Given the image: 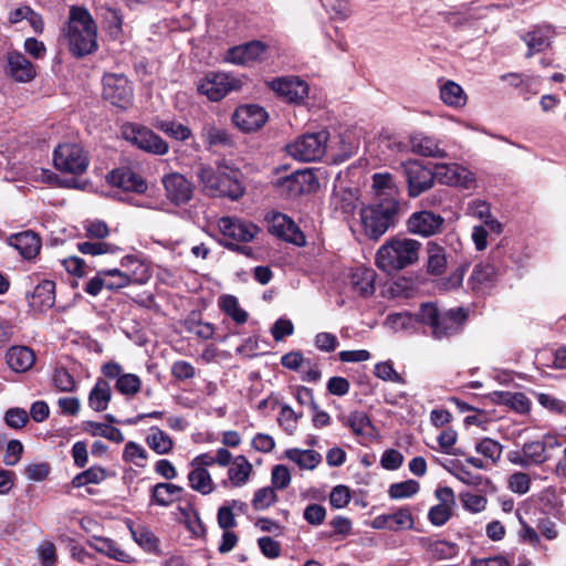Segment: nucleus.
Wrapping results in <instances>:
<instances>
[{
  "instance_id": "a19ab883",
  "label": "nucleus",
  "mask_w": 566,
  "mask_h": 566,
  "mask_svg": "<svg viewBox=\"0 0 566 566\" xmlns=\"http://www.w3.org/2000/svg\"><path fill=\"white\" fill-rule=\"evenodd\" d=\"M218 304L220 310L231 317L233 322L237 324H244L248 321V313L244 311L240 304L239 300L231 294H223L219 297Z\"/></svg>"
},
{
  "instance_id": "2f4dec72",
  "label": "nucleus",
  "mask_w": 566,
  "mask_h": 566,
  "mask_svg": "<svg viewBox=\"0 0 566 566\" xmlns=\"http://www.w3.org/2000/svg\"><path fill=\"white\" fill-rule=\"evenodd\" d=\"M90 546L99 554L122 563H132L134 558L122 549L116 542L107 537H94Z\"/></svg>"
},
{
  "instance_id": "f8f14e48",
  "label": "nucleus",
  "mask_w": 566,
  "mask_h": 566,
  "mask_svg": "<svg viewBox=\"0 0 566 566\" xmlns=\"http://www.w3.org/2000/svg\"><path fill=\"white\" fill-rule=\"evenodd\" d=\"M401 170L408 185V195L416 198L429 190L436 178V169L422 165L419 160H408L401 164Z\"/></svg>"
},
{
  "instance_id": "7ed1b4c3",
  "label": "nucleus",
  "mask_w": 566,
  "mask_h": 566,
  "mask_svg": "<svg viewBox=\"0 0 566 566\" xmlns=\"http://www.w3.org/2000/svg\"><path fill=\"white\" fill-rule=\"evenodd\" d=\"M421 242L406 237H394L381 244L375 256L376 266L387 273L395 274L419 260Z\"/></svg>"
},
{
  "instance_id": "5fc2aeb1",
  "label": "nucleus",
  "mask_w": 566,
  "mask_h": 566,
  "mask_svg": "<svg viewBox=\"0 0 566 566\" xmlns=\"http://www.w3.org/2000/svg\"><path fill=\"white\" fill-rule=\"evenodd\" d=\"M201 136L209 146L228 145L230 143L227 130L212 124L203 126Z\"/></svg>"
},
{
  "instance_id": "7c9ffc66",
  "label": "nucleus",
  "mask_w": 566,
  "mask_h": 566,
  "mask_svg": "<svg viewBox=\"0 0 566 566\" xmlns=\"http://www.w3.org/2000/svg\"><path fill=\"white\" fill-rule=\"evenodd\" d=\"M120 272H123L133 284H144L150 277L147 265L136 255H125L120 260Z\"/></svg>"
},
{
  "instance_id": "6e6d98bb",
  "label": "nucleus",
  "mask_w": 566,
  "mask_h": 566,
  "mask_svg": "<svg viewBox=\"0 0 566 566\" xmlns=\"http://www.w3.org/2000/svg\"><path fill=\"white\" fill-rule=\"evenodd\" d=\"M321 3L331 19L345 20L350 14L348 0H321Z\"/></svg>"
},
{
  "instance_id": "2eb2a0df",
  "label": "nucleus",
  "mask_w": 566,
  "mask_h": 566,
  "mask_svg": "<svg viewBox=\"0 0 566 566\" xmlns=\"http://www.w3.org/2000/svg\"><path fill=\"white\" fill-rule=\"evenodd\" d=\"M316 184L314 174L308 170H297L286 177L279 178L275 188L281 197L293 199L310 192Z\"/></svg>"
},
{
  "instance_id": "f03ea898",
  "label": "nucleus",
  "mask_w": 566,
  "mask_h": 566,
  "mask_svg": "<svg viewBox=\"0 0 566 566\" xmlns=\"http://www.w3.org/2000/svg\"><path fill=\"white\" fill-rule=\"evenodd\" d=\"M62 32L73 55L82 57L97 50V25L84 7L70 8Z\"/></svg>"
},
{
  "instance_id": "0e129e2a",
  "label": "nucleus",
  "mask_w": 566,
  "mask_h": 566,
  "mask_svg": "<svg viewBox=\"0 0 566 566\" xmlns=\"http://www.w3.org/2000/svg\"><path fill=\"white\" fill-rule=\"evenodd\" d=\"M347 426L355 434H366L371 428V421L364 411H354L347 418Z\"/></svg>"
},
{
  "instance_id": "c9c22d12",
  "label": "nucleus",
  "mask_w": 566,
  "mask_h": 566,
  "mask_svg": "<svg viewBox=\"0 0 566 566\" xmlns=\"http://www.w3.org/2000/svg\"><path fill=\"white\" fill-rule=\"evenodd\" d=\"M284 457L294 462L301 470H314L322 461V455L311 449H287Z\"/></svg>"
},
{
  "instance_id": "39448f33",
  "label": "nucleus",
  "mask_w": 566,
  "mask_h": 566,
  "mask_svg": "<svg viewBox=\"0 0 566 566\" xmlns=\"http://www.w3.org/2000/svg\"><path fill=\"white\" fill-rule=\"evenodd\" d=\"M467 318L462 307L441 312L434 303H423L419 310L420 323L431 328V335L436 339H442L455 335Z\"/></svg>"
},
{
  "instance_id": "c03bdc74",
  "label": "nucleus",
  "mask_w": 566,
  "mask_h": 566,
  "mask_svg": "<svg viewBox=\"0 0 566 566\" xmlns=\"http://www.w3.org/2000/svg\"><path fill=\"white\" fill-rule=\"evenodd\" d=\"M440 97L444 104L452 107H462L467 102L463 88L453 81H447L441 85Z\"/></svg>"
},
{
  "instance_id": "20e7f679",
  "label": "nucleus",
  "mask_w": 566,
  "mask_h": 566,
  "mask_svg": "<svg viewBox=\"0 0 566 566\" xmlns=\"http://www.w3.org/2000/svg\"><path fill=\"white\" fill-rule=\"evenodd\" d=\"M398 198H384L360 210V222L365 234L371 240H378L395 226L399 213Z\"/></svg>"
},
{
  "instance_id": "6e6552de",
  "label": "nucleus",
  "mask_w": 566,
  "mask_h": 566,
  "mask_svg": "<svg viewBox=\"0 0 566 566\" xmlns=\"http://www.w3.org/2000/svg\"><path fill=\"white\" fill-rule=\"evenodd\" d=\"M242 78L227 72H208L197 85V90L211 102H219L229 93L239 91Z\"/></svg>"
},
{
  "instance_id": "8fccbe9b",
  "label": "nucleus",
  "mask_w": 566,
  "mask_h": 566,
  "mask_svg": "<svg viewBox=\"0 0 566 566\" xmlns=\"http://www.w3.org/2000/svg\"><path fill=\"white\" fill-rule=\"evenodd\" d=\"M106 478L104 469L98 467H91L90 469L78 473L72 480L74 488H82L87 484H98Z\"/></svg>"
},
{
  "instance_id": "a878e982",
  "label": "nucleus",
  "mask_w": 566,
  "mask_h": 566,
  "mask_svg": "<svg viewBox=\"0 0 566 566\" xmlns=\"http://www.w3.org/2000/svg\"><path fill=\"white\" fill-rule=\"evenodd\" d=\"M376 273L373 269L355 268L349 274L352 290L360 296L367 297L375 292Z\"/></svg>"
},
{
  "instance_id": "4468645a",
  "label": "nucleus",
  "mask_w": 566,
  "mask_h": 566,
  "mask_svg": "<svg viewBox=\"0 0 566 566\" xmlns=\"http://www.w3.org/2000/svg\"><path fill=\"white\" fill-rule=\"evenodd\" d=\"M436 178L442 185L464 190H471L476 187L475 174L467 167L455 163L437 164Z\"/></svg>"
},
{
  "instance_id": "603ef678",
  "label": "nucleus",
  "mask_w": 566,
  "mask_h": 566,
  "mask_svg": "<svg viewBox=\"0 0 566 566\" xmlns=\"http://www.w3.org/2000/svg\"><path fill=\"white\" fill-rule=\"evenodd\" d=\"M502 450V444L491 438H483L475 444V451L494 464L500 460Z\"/></svg>"
},
{
  "instance_id": "c756f323",
  "label": "nucleus",
  "mask_w": 566,
  "mask_h": 566,
  "mask_svg": "<svg viewBox=\"0 0 566 566\" xmlns=\"http://www.w3.org/2000/svg\"><path fill=\"white\" fill-rule=\"evenodd\" d=\"M410 149L412 153L433 158H444L447 153L440 148L439 142L431 136H427L422 133L413 134L410 137Z\"/></svg>"
},
{
  "instance_id": "bf43d9fd",
  "label": "nucleus",
  "mask_w": 566,
  "mask_h": 566,
  "mask_svg": "<svg viewBox=\"0 0 566 566\" xmlns=\"http://www.w3.org/2000/svg\"><path fill=\"white\" fill-rule=\"evenodd\" d=\"M102 275L105 281V289L107 290H119L126 287L132 281L126 276L119 269L102 270Z\"/></svg>"
},
{
  "instance_id": "ea45409f",
  "label": "nucleus",
  "mask_w": 566,
  "mask_h": 566,
  "mask_svg": "<svg viewBox=\"0 0 566 566\" xmlns=\"http://www.w3.org/2000/svg\"><path fill=\"white\" fill-rule=\"evenodd\" d=\"M83 430L93 437H103L109 441L120 443L124 441L123 432L108 423L96 421H84Z\"/></svg>"
},
{
  "instance_id": "de8ad7c7",
  "label": "nucleus",
  "mask_w": 566,
  "mask_h": 566,
  "mask_svg": "<svg viewBox=\"0 0 566 566\" xmlns=\"http://www.w3.org/2000/svg\"><path fill=\"white\" fill-rule=\"evenodd\" d=\"M128 528L133 539L145 551L151 552L155 549L157 538L154 533L146 526L134 527L132 523L128 524Z\"/></svg>"
},
{
  "instance_id": "3c124183",
  "label": "nucleus",
  "mask_w": 566,
  "mask_h": 566,
  "mask_svg": "<svg viewBox=\"0 0 566 566\" xmlns=\"http://www.w3.org/2000/svg\"><path fill=\"white\" fill-rule=\"evenodd\" d=\"M77 249L81 253L87 255H101V254H114L119 251V248L115 244L103 242V241H84L77 243Z\"/></svg>"
},
{
  "instance_id": "dca6fc26",
  "label": "nucleus",
  "mask_w": 566,
  "mask_h": 566,
  "mask_svg": "<svg viewBox=\"0 0 566 566\" xmlns=\"http://www.w3.org/2000/svg\"><path fill=\"white\" fill-rule=\"evenodd\" d=\"M270 87L285 102L301 104L308 96V84L297 76L277 77L270 82Z\"/></svg>"
},
{
  "instance_id": "393cba45",
  "label": "nucleus",
  "mask_w": 566,
  "mask_h": 566,
  "mask_svg": "<svg viewBox=\"0 0 566 566\" xmlns=\"http://www.w3.org/2000/svg\"><path fill=\"white\" fill-rule=\"evenodd\" d=\"M496 280L495 266L490 263H479L468 280V285L474 293H485Z\"/></svg>"
},
{
  "instance_id": "5701e85b",
  "label": "nucleus",
  "mask_w": 566,
  "mask_h": 566,
  "mask_svg": "<svg viewBox=\"0 0 566 566\" xmlns=\"http://www.w3.org/2000/svg\"><path fill=\"white\" fill-rule=\"evenodd\" d=\"M8 243L10 247L18 250L20 255L27 260L34 259L41 250V239L31 230L11 234L8 238Z\"/></svg>"
},
{
  "instance_id": "0eeeda50",
  "label": "nucleus",
  "mask_w": 566,
  "mask_h": 566,
  "mask_svg": "<svg viewBox=\"0 0 566 566\" xmlns=\"http://www.w3.org/2000/svg\"><path fill=\"white\" fill-rule=\"evenodd\" d=\"M329 133L322 129L317 133L304 134L286 146L287 154L300 161H315L327 151Z\"/></svg>"
},
{
  "instance_id": "6ab92c4d",
  "label": "nucleus",
  "mask_w": 566,
  "mask_h": 566,
  "mask_svg": "<svg viewBox=\"0 0 566 566\" xmlns=\"http://www.w3.org/2000/svg\"><path fill=\"white\" fill-rule=\"evenodd\" d=\"M268 120L265 109L255 104L239 106L233 115L232 122L243 132H252L261 128Z\"/></svg>"
},
{
  "instance_id": "a211bd4d",
  "label": "nucleus",
  "mask_w": 566,
  "mask_h": 566,
  "mask_svg": "<svg viewBox=\"0 0 566 566\" xmlns=\"http://www.w3.org/2000/svg\"><path fill=\"white\" fill-rule=\"evenodd\" d=\"M444 224V219L428 210L413 212L407 220V229L410 233L421 237H431L439 233Z\"/></svg>"
},
{
  "instance_id": "e2e57ef3",
  "label": "nucleus",
  "mask_w": 566,
  "mask_h": 566,
  "mask_svg": "<svg viewBox=\"0 0 566 566\" xmlns=\"http://www.w3.org/2000/svg\"><path fill=\"white\" fill-rule=\"evenodd\" d=\"M36 556L41 563L42 566H54L57 556H56V547L54 543L51 541H42L36 549Z\"/></svg>"
},
{
  "instance_id": "79ce46f5",
  "label": "nucleus",
  "mask_w": 566,
  "mask_h": 566,
  "mask_svg": "<svg viewBox=\"0 0 566 566\" xmlns=\"http://www.w3.org/2000/svg\"><path fill=\"white\" fill-rule=\"evenodd\" d=\"M146 442L157 454H168L174 448L172 439L158 427H151L149 429Z\"/></svg>"
},
{
  "instance_id": "72a5a7b5",
  "label": "nucleus",
  "mask_w": 566,
  "mask_h": 566,
  "mask_svg": "<svg viewBox=\"0 0 566 566\" xmlns=\"http://www.w3.org/2000/svg\"><path fill=\"white\" fill-rule=\"evenodd\" d=\"M252 472V463L244 455H238L228 470V478L233 486L242 488L249 482Z\"/></svg>"
},
{
  "instance_id": "412c9836",
  "label": "nucleus",
  "mask_w": 566,
  "mask_h": 566,
  "mask_svg": "<svg viewBox=\"0 0 566 566\" xmlns=\"http://www.w3.org/2000/svg\"><path fill=\"white\" fill-rule=\"evenodd\" d=\"M374 530H388L399 532L402 530H412L415 520L409 507L403 506L390 514H380L374 517L370 523Z\"/></svg>"
},
{
  "instance_id": "f257e3e1",
  "label": "nucleus",
  "mask_w": 566,
  "mask_h": 566,
  "mask_svg": "<svg viewBox=\"0 0 566 566\" xmlns=\"http://www.w3.org/2000/svg\"><path fill=\"white\" fill-rule=\"evenodd\" d=\"M196 177L203 195L237 201L245 193L242 171L226 159L199 164Z\"/></svg>"
},
{
  "instance_id": "cd10ccee",
  "label": "nucleus",
  "mask_w": 566,
  "mask_h": 566,
  "mask_svg": "<svg viewBox=\"0 0 566 566\" xmlns=\"http://www.w3.org/2000/svg\"><path fill=\"white\" fill-rule=\"evenodd\" d=\"M6 360L13 371L25 373L34 365L35 354L30 347L12 346L7 350Z\"/></svg>"
},
{
  "instance_id": "13d9d810",
  "label": "nucleus",
  "mask_w": 566,
  "mask_h": 566,
  "mask_svg": "<svg viewBox=\"0 0 566 566\" xmlns=\"http://www.w3.org/2000/svg\"><path fill=\"white\" fill-rule=\"evenodd\" d=\"M142 387L140 378L135 374H123L115 384V388L124 396L136 395Z\"/></svg>"
},
{
  "instance_id": "423d86ee",
  "label": "nucleus",
  "mask_w": 566,
  "mask_h": 566,
  "mask_svg": "<svg viewBox=\"0 0 566 566\" xmlns=\"http://www.w3.org/2000/svg\"><path fill=\"white\" fill-rule=\"evenodd\" d=\"M218 228L224 237L226 241L223 244L226 248L245 255L252 254L250 247L240 245L239 243L250 242L255 238L259 232V228L255 224L238 218L222 217L218 221Z\"/></svg>"
},
{
  "instance_id": "58836bf2",
  "label": "nucleus",
  "mask_w": 566,
  "mask_h": 566,
  "mask_svg": "<svg viewBox=\"0 0 566 566\" xmlns=\"http://www.w3.org/2000/svg\"><path fill=\"white\" fill-rule=\"evenodd\" d=\"M188 481L189 486L202 495L211 494L214 491V483L206 468H190Z\"/></svg>"
},
{
  "instance_id": "9b49d317",
  "label": "nucleus",
  "mask_w": 566,
  "mask_h": 566,
  "mask_svg": "<svg viewBox=\"0 0 566 566\" xmlns=\"http://www.w3.org/2000/svg\"><path fill=\"white\" fill-rule=\"evenodd\" d=\"M103 97L112 105L126 109L133 104V86L124 74L107 73L103 76Z\"/></svg>"
},
{
  "instance_id": "69168bd1",
  "label": "nucleus",
  "mask_w": 566,
  "mask_h": 566,
  "mask_svg": "<svg viewBox=\"0 0 566 566\" xmlns=\"http://www.w3.org/2000/svg\"><path fill=\"white\" fill-rule=\"evenodd\" d=\"M105 28L113 39H118L122 34L123 19L118 11L107 9L104 13Z\"/></svg>"
},
{
  "instance_id": "338daca9",
  "label": "nucleus",
  "mask_w": 566,
  "mask_h": 566,
  "mask_svg": "<svg viewBox=\"0 0 566 566\" xmlns=\"http://www.w3.org/2000/svg\"><path fill=\"white\" fill-rule=\"evenodd\" d=\"M29 421V413L22 408H9L4 413V422L12 429H21Z\"/></svg>"
},
{
  "instance_id": "4c0bfd02",
  "label": "nucleus",
  "mask_w": 566,
  "mask_h": 566,
  "mask_svg": "<svg viewBox=\"0 0 566 566\" xmlns=\"http://www.w3.org/2000/svg\"><path fill=\"white\" fill-rule=\"evenodd\" d=\"M417 323H420L419 312L415 315L408 312H396L389 313L386 316L384 325L386 328L397 333L413 329Z\"/></svg>"
},
{
  "instance_id": "864d4df0",
  "label": "nucleus",
  "mask_w": 566,
  "mask_h": 566,
  "mask_svg": "<svg viewBox=\"0 0 566 566\" xmlns=\"http://www.w3.org/2000/svg\"><path fill=\"white\" fill-rule=\"evenodd\" d=\"M420 489V484L415 480H407L398 483H394L389 486V496L394 500L408 499L417 494Z\"/></svg>"
},
{
  "instance_id": "774afa93",
  "label": "nucleus",
  "mask_w": 566,
  "mask_h": 566,
  "mask_svg": "<svg viewBox=\"0 0 566 566\" xmlns=\"http://www.w3.org/2000/svg\"><path fill=\"white\" fill-rule=\"evenodd\" d=\"M507 484L513 493L523 495L530 491L531 476L524 472H515L509 476Z\"/></svg>"
},
{
  "instance_id": "680f3d73",
  "label": "nucleus",
  "mask_w": 566,
  "mask_h": 566,
  "mask_svg": "<svg viewBox=\"0 0 566 566\" xmlns=\"http://www.w3.org/2000/svg\"><path fill=\"white\" fill-rule=\"evenodd\" d=\"M523 451L530 464H542L547 460L545 454V443L542 441H531L523 446Z\"/></svg>"
},
{
  "instance_id": "aec40b11",
  "label": "nucleus",
  "mask_w": 566,
  "mask_h": 566,
  "mask_svg": "<svg viewBox=\"0 0 566 566\" xmlns=\"http://www.w3.org/2000/svg\"><path fill=\"white\" fill-rule=\"evenodd\" d=\"M107 181L109 185L124 191L143 193L147 190L145 179L132 167L127 166L113 169L107 176Z\"/></svg>"
},
{
  "instance_id": "9d476101",
  "label": "nucleus",
  "mask_w": 566,
  "mask_h": 566,
  "mask_svg": "<svg viewBox=\"0 0 566 566\" xmlns=\"http://www.w3.org/2000/svg\"><path fill=\"white\" fill-rule=\"evenodd\" d=\"M122 134L127 142L147 153L165 155L169 150L168 144L147 127L137 124H126L123 127Z\"/></svg>"
},
{
  "instance_id": "e433bc0d",
  "label": "nucleus",
  "mask_w": 566,
  "mask_h": 566,
  "mask_svg": "<svg viewBox=\"0 0 566 566\" xmlns=\"http://www.w3.org/2000/svg\"><path fill=\"white\" fill-rule=\"evenodd\" d=\"M112 399L111 385L104 380L98 379L88 395V406L94 411L101 412L107 409Z\"/></svg>"
},
{
  "instance_id": "09e8293b",
  "label": "nucleus",
  "mask_w": 566,
  "mask_h": 566,
  "mask_svg": "<svg viewBox=\"0 0 566 566\" xmlns=\"http://www.w3.org/2000/svg\"><path fill=\"white\" fill-rule=\"evenodd\" d=\"M374 375L384 381L399 385L406 384V379L396 371L394 363L390 359L377 363L374 367Z\"/></svg>"
},
{
  "instance_id": "4d7b16f0",
  "label": "nucleus",
  "mask_w": 566,
  "mask_h": 566,
  "mask_svg": "<svg viewBox=\"0 0 566 566\" xmlns=\"http://www.w3.org/2000/svg\"><path fill=\"white\" fill-rule=\"evenodd\" d=\"M277 500L275 490L272 486L258 489L252 499V506L255 511H264Z\"/></svg>"
},
{
  "instance_id": "49530a36",
  "label": "nucleus",
  "mask_w": 566,
  "mask_h": 566,
  "mask_svg": "<svg viewBox=\"0 0 566 566\" xmlns=\"http://www.w3.org/2000/svg\"><path fill=\"white\" fill-rule=\"evenodd\" d=\"M155 127L176 140H187L191 136V129L188 126L175 120H156Z\"/></svg>"
},
{
  "instance_id": "ddd939ff",
  "label": "nucleus",
  "mask_w": 566,
  "mask_h": 566,
  "mask_svg": "<svg viewBox=\"0 0 566 566\" xmlns=\"http://www.w3.org/2000/svg\"><path fill=\"white\" fill-rule=\"evenodd\" d=\"M265 220L271 234L297 247L306 244L304 233L291 217L277 211H271L266 214Z\"/></svg>"
},
{
  "instance_id": "4be33fe9",
  "label": "nucleus",
  "mask_w": 566,
  "mask_h": 566,
  "mask_svg": "<svg viewBox=\"0 0 566 566\" xmlns=\"http://www.w3.org/2000/svg\"><path fill=\"white\" fill-rule=\"evenodd\" d=\"M265 51V44L260 41H252L243 45L229 49L226 54V61L238 65H248L262 60Z\"/></svg>"
},
{
  "instance_id": "1a4fd4ad",
  "label": "nucleus",
  "mask_w": 566,
  "mask_h": 566,
  "mask_svg": "<svg viewBox=\"0 0 566 566\" xmlns=\"http://www.w3.org/2000/svg\"><path fill=\"white\" fill-rule=\"evenodd\" d=\"M54 167L63 172L81 175L86 171L90 160L84 148L76 143H63L53 153Z\"/></svg>"
},
{
  "instance_id": "f3484780",
  "label": "nucleus",
  "mask_w": 566,
  "mask_h": 566,
  "mask_svg": "<svg viewBox=\"0 0 566 566\" xmlns=\"http://www.w3.org/2000/svg\"><path fill=\"white\" fill-rule=\"evenodd\" d=\"M167 199L176 205L181 206L188 203L193 195L192 184L179 172L166 174L161 178Z\"/></svg>"
},
{
  "instance_id": "a18cd8bd",
  "label": "nucleus",
  "mask_w": 566,
  "mask_h": 566,
  "mask_svg": "<svg viewBox=\"0 0 566 566\" xmlns=\"http://www.w3.org/2000/svg\"><path fill=\"white\" fill-rule=\"evenodd\" d=\"M494 400L510 406L513 410L525 413L530 410L531 401L523 392L495 391Z\"/></svg>"
},
{
  "instance_id": "bb28decb",
  "label": "nucleus",
  "mask_w": 566,
  "mask_h": 566,
  "mask_svg": "<svg viewBox=\"0 0 566 566\" xmlns=\"http://www.w3.org/2000/svg\"><path fill=\"white\" fill-rule=\"evenodd\" d=\"M184 493V488L174 483L161 482L150 489V505L168 507L174 502L179 501Z\"/></svg>"
},
{
  "instance_id": "b1692460",
  "label": "nucleus",
  "mask_w": 566,
  "mask_h": 566,
  "mask_svg": "<svg viewBox=\"0 0 566 566\" xmlns=\"http://www.w3.org/2000/svg\"><path fill=\"white\" fill-rule=\"evenodd\" d=\"M9 74L21 83H27L35 77V67L21 52L13 51L7 55Z\"/></svg>"
},
{
  "instance_id": "052dcab7",
  "label": "nucleus",
  "mask_w": 566,
  "mask_h": 566,
  "mask_svg": "<svg viewBox=\"0 0 566 566\" xmlns=\"http://www.w3.org/2000/svg\"><path fill=\"white\" fill-rule=\"evenodd\" d=\"M147 459L146 450L134 441H128L123 451V460L125 462L134 463L137 467H144Z\"/></svg>"
},
{
  "instance_id": "c85d7f7f",
  "label": "nucleus",
  "mask_w": 566,
  "mask_h": 566,
  "mask_svg": "<svg viewBox=\"0 0 566 566\" xmlns=\"http://www.w3.org/2000/svg\"><path fill=\"white\" fill-rule=\"evenodd\" d=\"M55 303V283L51 280L41 281L33 290L29 304L35 311H46Z\"/></svg>"
},
{
  "instance_id": "37998d69",
  "label": "nucleus",
  "mask_w": 566,
  "mask_h": 566,
  "mask_svg": "<svg viewBox=\"0 0 566 566\" xmlns=\"http://www.w3.org/2000/svg\"><path fill=\"white\" fill-rule=\"evenodd\" d=\"M373 188L378 201L384 198H397L398 189L389 172H377L373 176Z\"/></svg>"
},
{
  "instance_id": "473e14b6",
  "label": "nucleus",
  "mask_w": 566,
  "mask_h": 566,
  "mask_svg": "<svg viewBox=\"0 0 566 566\" xmlns=\"http://www.w3.org/2000/svg\"><path fill=\"white\" fill-rule=\"evenodd\" d=\"M427 272L434 276L442 275L448 265L444 248L434 241H430L427 244Z\"/></svg>"
},
{
  "instance_id": "f704fd0d",
  "label": "nucleus",
  "mask_w": 566,
  "mask_h": 566,
  "mask_svg": "<svg viewBox=\"0 0 566 566\" xmlns=\"http://www.w3.org/2000/svg\"><path fill=\"white\" fill-rule=\"evenodd\" d=\"M553 36V31L549 27L537 28L531 32H528L524 36V41L527 45L526 56L531 57L532 55L539 53L547 49L551 44V39Z\"/></svg>"
}]
</instances>
